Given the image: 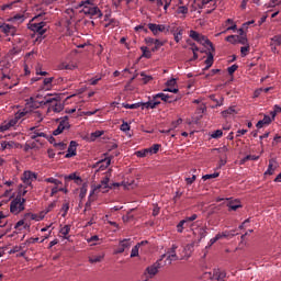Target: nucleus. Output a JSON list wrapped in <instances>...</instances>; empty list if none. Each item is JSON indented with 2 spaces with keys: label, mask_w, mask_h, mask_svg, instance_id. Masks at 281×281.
I'll use <instances>...</instances> for the list:
<instances>
[{
  "label": "nucleus",
  "mask_w": 281,
  "mask_h": 281,
  "mask_svg": "<svg viewBox=\"0 0 281 281\" xmlns=\"http://www.w3.org/2000/svg\"><path fill=\"white\" fill-rule=\"evenodd\" d=\"M91 1L93 0H86L85 2H81L80 7L82 8V12L93 19H102V11L100 8L91 3Z\"/></svg>",
  "instance_id": "f257e3e1"
},
{
  "label": "nucleus",
  "mask_w": 281,
  "mask_h": 281,
  "mask_svg": "<svg viewBox=\"0 0 281 281\" xmlns=\"http://www.w3.org/2000/svg\"><path fill=\"white\" fill-rule=\"evenodd\" d=\"M59 99L60 97H54L52 94H46L45 97L37 94L36 97H31L30 102H32L34 106H38L37 104H40L41 106H45V104H49V106H52V104H54Z\"/></svg>",
  "instance_id": "f03ea898"
},
{
  "label": "nucleus",
  "mask_w": 281,
  "mask_h": 281,
  "mask_svg": "<svg viewBox=\"0 0 281 281\" xmlns=\"http://www.w3.org/2000/svg\"><path fill=\"white\" fill-rule=\"evenodd\" d=\"M190 38H192L193 41H196V43H200V45H203L204 47H206V45L209 46V52H215L216 49L214 48V44H212V42L210 41V38H207V36L200 34L196 31H190L189 34Z\"/></svg>",
  "instance_id": "7ed1b4c3"
},
{
  "label": "nucleus",
  "mask_w": 281,
  "mask_h": 281,
  "mask_svg": "<svg viewBox=\"0 0 281 281\" xmlns=\"http://www.w3.org/2000/svg\"><path fill=\"white\" fill-rule=\"evenodd\" d=\"M25 210V198H21V195H16L10 203V212L11 214H21Z\"/></svg>",
  "instance_id": "20e7f679"
},
{
  "label": "nucleus",
  "mask_w": 281,
  "mask_h": 281,
  "mask_svg": "<svg viewBox=\"0 0 281 281\" xmlns=\"http://www.w3.org/2000/svg\"><path fill=\"white\" fill-rule=\"evenodd\" d=\"M109 181H111V178H109V176H105L104 178H102L101 182L99 184H93L90 191V196H93V194L98 191V190H113V187L111 184H109Z\"/></svg>",
  "instance_id": "39448f33"
},
{
  "label": "nucleus",
  "mask_w": 281,
  "mask_h": 281,
  "mask_svg": "<svg viewBox=\"0 0 281 281\" xmlns=\"http://www.w3.org/2000/svg\"><path fill=\"white\" fill-rule=\"evenodd\" d=\"M29 29L32 32H35V34H40V36H43V34H45V32L49 30V26L45 21H41V22L31 23Z\"/></svg>",
  "instance_id": "423d86ee"
},
{
  "label": "nucleus",
  "mask_w": 281,
  "mask_h": 281,
  "mask_svg": "<svg viewBox=\"0 0 281 281\" xmlns=\"http://www.w3.org/2000/svg\"><path fill=\"white\" fill-rule=\"evenodd\" d=\"M164 258H167V255H161V258L159 260L146 268V273H148L149 278H155V274L159 273V270L162 267L161 260H164Z\"/></svg>",
  "instance_id": "0eeeda50"
},
{
  "label": "nucleus",
  "mask_w": 281,
  "mask_h": 281,
  "mask_svg": "<svg viewBox=\"0 0 281 281\" xmlns=\"http://www.w3.org/2000/svg\"><path fill=\"white\" fill-rule=\"evenodd\" d=\"M8 69H10V63L8 61H0V80H12V75L8 72Z\"/></svg>",
  "instance_id": "6e6552de"
},
{
  "label": "nucleus",
  "mask_w": 281,
  "mask_h": 281,
  "mask_svg": "<svg viewBox=\"0 0 281 281\" xmlns=\"http://www.w3.org/2000/svg\"><path fill=\"white\" fill-rule=\"evenodd\" d=\"M148 30L154 34V36H158L160 32H168V27L165 24H156V23H148Z\"/></svg>",
  "instance_id": "1a4fd4ad"
},
{
  "label": "nucleus",
  "mask_w": 281,
  "mask_h": 281,
  "mask_svg": "<svg viewBox=\"0 0 281 281\" xmlns=\"http://www.w3.org/2000/svg\"><path fill=\"white\" fill-rule=\"evenodd\" d=\"M0 32L5 36H14L16 29L12 24L0 23Z\"/></svg>",
  "instance_id": "9d476101"
},
{
  "label": "nucleus",
  "mask_w": 281,
  "mask_h": 281,
  "mask_svg": "<svg viewBox=\"0 0 281 281\" xmlns=\"http://www.w3.org/2000/svg\"><path fill=\"white\" fill-rule=\"evenodd\" d=\"M111 166V158H104L99 161H97L93 165V168H97V172H100L102 170H106Z\"/></svg>",
  "instance_id": "9b49d317"
},
{
  "label": "nucleus",
  "mask_w": 281,
  "mask_h": 281,
  "mask_svg": "<svg viewBox=\"0 0 281 281\" xmlns=\"http://www.w3.org/2000/svg\"><path fill=\"white\" fill-rule=\"evenodd\" d=\"M177 249H179V246H177V244H172L171 248L167 251V260L169 265H171L173 260H179Z\"/></svg>",
  "instance_id": "f8f14e48"
},
{
  "label": "nucleus",
  "mask_w": 281,
  "mask_h": 281,
  "mask_svg": "<svg viewBox=\"0 0 281 281\" xmlns=\"http://www.w3.org/2000/svg\"><path fill=\"white\" fill-rule=\"evenodd\" d=\"M36 173L32 171H24L22 176V181L26 186H32V181H36Z\"/></svg>",
  "instance_id": "ddd939ff"
},
{
  "label": "nucleus",
  "mask_w": 281,
  "mask_h": 281,
  "mask_svg": "<svg viewBox=\"0 0 281 281\" xmlns=\"http://www.w3.org/2000/svg\"><path fill=\"white\" fill-rule=\"evenodd\" d=\"M210 280H216V281H225V278H227V272L224 270H214L213 276L212 273H209Z\"/></svg>",
  "instance_id": "4468645a"
},
{
  "label": "nucleus",
  "mask_w": 281,
  "mask_h": 281,
  "mask_svg": "<svg viewBox=\"0 0 281 281\" xmlns=\"http://www.w3.org/2000/svg\"><path fill=\"white\" fill-rule=\"evenodd\" d=\"M77 148H78V143L76 140H71L67 149V154L65 155L66 159H70V157H76Z\"/></svg>",
  "instance_id": "2eb2a0df"
},
{
  "label": "nucleus",
  "mask_w": 281,
  "mask_h": 281,
  "mask_svg": "<svg viewBox=\"0 0 281 281\" xmlns=\"http://www.w3.org/2000/svg\"><path fill=\"white\" fill-rule=\"evenodd\" d=\"M57 128L61 131V133H64V131H69V128H71V124H69V116L61 117Z\"/></svg>",
  "instance_id": "dca6fc26"
},
{
  "label": "nucleus",
  "mask_w": 281,
  "mask_h": 281,
  "mask_svg": "<svg viewBox=\"0 0 281 281\" xmlns=\"http://www.w3.org/2000/svg\"><path fill=\"white\" fill-rule=\"evenodd\" d=\"M272 121V116L265 114L263 119L258 121V123L256 124V128H263L265 126H269V124H271Z\"/></svg>",
  "instance_id": "f3484780"
},
{
  "label": "nucleus",
  "mask_w": 281,
  "mask_h": 281,
  "mask_svg": "<svg viewBox=\"0 0 281 281\" xmlns=\"http://www.w3.org/2000/svg\"><path fill=\"white\" fill-rule=\"evenodd\" d=\"M188 12H190L188 5H178L176 9V14L179 16V19H186Z\"/></svg>",
  "instance_id": "a211bd4d"
},
{
  "label": "nucleus",
  "mask_w": 281,
  "mask_h": 281,
  "mask_svg": "<svg viewBox=\"0 0 281 281\" xmlns=\"http://www.w3.org/2000/svg\"><path fill=\"white\" fill-rule=\"evenodd\" d=\"M159 104H161V102L156 101L155 97H153L151 101H147L145 103H140L142 109H156L157 106H159Z\"/></svg>",
  "instance_id": "6ab92c4d"
},
{
  "label": "nucleus",
  "mask_w": 281,
  "mask_h": 281,
  "mask_svg": "<svg viewBox=\"0 0 281 281\" xmlns=\"http://www.w3.org/2000/svg\"><path fill=\"white\" fill-rule=\"evenodd\" d=\"M63 109H65V105L60 102V99L48 106V111H54V113H60Z\"/></svg>",
  "instance_id": "aec40b11"
},
{
  "label": "nucleus",
  "mask_w": 281,
  "mask_h": 281,
  "mask_svg": "<svg viewBox=\"0 0 281 281\" xmlns=\"http://www.w3.org/2000/svg\"><path fill=\"white\" fill-rule=\"evenodd\" d=\"M29 136L31 139H34L35 142H40L38 137H47V134L45 132H41V130H35L34 132H30Z\"/></svg>",
  "instance_id": "412c9836"
},
{
  "label": "nucleus",
  "mask_w": 281,
  "mask_h": 281,
  "mask_svg": "<svg viewBox=\"0 0 281 281\" xmlns=\"http://www.w3.org/2000/svg\"><path fill=\"white\" fill-rule=\"evenodd\" d=\"M64 179L65 181H75L77 186H80L82 183V178H80V176H77L76 173L65 176Z\"/></svg>",
  "instance_id": "4be33fe9"
},
{
  "label": "nucleus",
  "mask_w": 281,
  "mask_h": 281,
  "mask_svg": "<svg viewBox=\"0 0 281 281\" xmlns=\"http://www.w3.org/2000/svg\"><path fill=\"white\" fill-rule=\"evenodd\" d=\"M199 1V8H215L216 7V0H198Z\"/></svg>",
  "instance_id": "5701e85b"
},
{
  "label": "nucleus",
  "mask_w": 281,
  "mask_h": 281,
  "mask_svg": "<svg viewBox=\"0 0 281 281\" xmlns=\"http://www.w3.org/2000/svg\"><path fill=\"white\" fill-rule=\"evenodd\" d=\"M278 162L276 161V159L271 158L269 160L268 169L265 175H273V172H276V168H278V166H276Z\"/></svg>",
  "instance_id": "b1692460"
},
{
  "label": "nucleus",
  "mask_w": 281,
  "mask_h": 281,
  "mask_svg": "<svg viewBox=\"0 0 281 281\" xmlns=\"http://www.w3.org/2000/svg\"><path fill=\"white\" fill-rule=\"evenodd\" d=\"M205 70L210 69V67H212L214 65V54H212V52L207 53V57L205 59Z\"/></svg>",
  "instance_id": "393cba45"
},
{
  "label": "nucleus",
  "mask_w": 281,
  "mask_h": 281,
  "mask_svg": "<svg viewBox=\"0 0 281 281\" xmlns=\"http://www.w3.org/2000/svg\"><path fill=\"white\" fill-rule=\"evenodd\" d=\"M156 98H160V100H162V102H168L169 104H171V102H175V100H170V95L160 92L154 95V100H156Z\"/></svg>",
  "instance_id": "a878e982"
},
{
  "label": "nucleus",
  "mask_w": 281,
  "mask_h": 281,
  "mask_svg": "<svg viewBox=\"0 0 281 281\" xmlns=\"http://www.w3.org/2000/svg\"><path fill=\"white\" fill-rule=\"evenodd\" d=\"M1 150H11V148H14V142L10 140H2L0 143Z\"/></svg>",
  "instance_id": "bb28decb"
},
{
  "label": "nucleus",
  "mask_w": 281,
  "mask_h": 281,
  "mask_svg": "<svg viewBox=\"0 0 281 281\" xmlns=\"http://www.w3.org/2000/svg\"><path fill=\"white\" fill-rule=\"evenodd\" d=\"M223 117H231V115H236V106H231L227 110L222 111Z\"/></svg>",
  "instance_id": "cd10ccee"
},
{
  "label": "nucleus",
  "mask_w": 281,
  "mask_h": 281,
  "mask_svg": "<svg viewBox=\"0 0 281 281\" xmlns=\"http://www.w3.org/2000/svg\"><path fill=\"white\" fill-rule=\"evenodd\" d=\"M140 50L143 52L142 58H153V53L146 46H142Z\"/></svg>",
  "instance_id": "c85d7f7f"
},
{
  "label": "nucleus",
  "mask_w": 281,
  "mask_h": 281,
  "mask_svg": "<svg viewBox=\"0 0 281 281\" xmlns=\"http://www.w3.org/2000/svg\"><path fill=\"white\" fill-rule=\"evenodd\" d=\"M69 232H71V226L65 225L60 228L59 234H61L64 238L68 239L69 237H67V235L69 234Z\"/></svg>",
  "instance_id": "c756f323"
},
{
  "label": "nucleus",
  "mask_w": 281,
  "mask_h": 281,
  "mask_svg": "<svg viewBox=\"0 0 281 281\" xmlns=\"http://www.w3.org/2000/svg\"><path fill=\"white\" fill-rule=\"evenodd\" d=\"M159 148H161V145L154 144L151 147L147 148L149 155H157L159 153Z\"/></svg>",
  "instance_id": "7c9ffc66"
},
{
  "label": "nucleus",
  "mask_w": 281,
  "mask_h": 281,
  "mask_svg": "<svg viewBox=\"0 0 281 281\" xmlns=\"http://www.w3.org/2000/svg\"><path fill=\"white\" fill-rule=\"evenodd\" d=\"M225 41L231 43V45H236L238 44V35H228L226 36Z\"/></svg>",
  "instance_id": "2f4dec72"
},
{
  "label": "nucleus",
  "mask_w": 281,
  "mask_h": 281,
  "mask_svg": "<svg viewBox=\"0 0 281 281\" xmlns=\"http://www.w3.org/2000/svg\"><path fill=\"white\" fill-rule=\"evenodd\" d=\"M27 218H30L31 221H41L42 218L34 213H26L24 214V221H27Z\"/></svg>",
  "instance_id": "473e14b6"
},
{
  "label": "nucleus",
  "mask_w": 281,
  "mask_h": 281,
  "mask_svg": "<svg viewBox=\"0 0 281 281\" xmlns=\"http://www.w3.org/2000/svg\"><path fill=\"white\" fill-rule=\"evenodd\" d=\"M184 227H188V224L186 223L184 220L180 221L177 225V232L178 234H183Z\"/></svg>",
  "instance_id": "72a5a7b5"
},
{
  "label": "nucleus",
  "mask_w": 281,
  "mask_h": 281,
  "mask_svg": "<svg viewBox=\"0 0 281 281\" xmlns=\"http://www.w3.org/2000/svg\"><path fill=\"white\" fill-rule=\"evenodd\" d=\"M60 69H66V70H69V71H72V69H76V64H74V63H70V64L63 63L60 65Z\"/></svg>",
  "instance_id": "f704fd0d"
},
{
  "label": "nucleus",
  "mask_w": 281,
  "mask_h": 281,
  "mask_svg": "<svg viewBox=\"0 0 281 281\" xmlns=\"http://www.w3.org/2000/svg\"><path fill=\"white\" fill-rule=\"evenodd\" d=\"M139 106H142V103H132V104L122 103V108H123V109H132V110H135V109H139Z\"/></svg>",
  "instance_id": "c9c22d12"
},
{
  "label": "nucleus",
  "mask_w": 281,
  "mask_h": 281,
  "mask_svg": "<svg viewBox=\"0 0 281 281\" xmlns=\"http://www.w3.org/2000/svg\"><path fill=\"white\" fill-rule=\"evenodd\" d=\"M104 258L103 255H98V256H94V257H90L89 258V262L91 265H95V262H102V259Z\"/></svg>",
  "instance_id": "e433bc0d"
},
{
  "label": "nucleus",
  "mask_w": 281,
  "mask_h": 281,
  "mask_svg": "<svg viewBox=\"0 0 281 281\" xmlns=\"http://www.w3.org/2000/svg\"><path fill=\"white\" fill-rule=\"evenodd\" d=\"M11 125L9 121H4L1 125H0V133H5V131H10Z\"/></svg>",
  "instance_id": "4c0bfd02"
},
{
  "label": "nucleus",
  "mask_w": 281,
  "mask_h": 281,
  "mask_svg": "<svg viewBox=\"0 0 281 281\" xmlns=\"http://www.w3.org/2000/svg\"><path fill=\"white\" fill-rule=\"evenodd\" d=\"M46 183H54V186H63V181L56 179V178H46L44 180Z\"/></svg>",
  "instance_id": "58836bf2"
},
{
  "label": "nucleus",
  "mask_w": 281,
  "mask_h": 281,
  "mask_svg": "<svg viewBox=\"0 0 281 281\" xmlns=\"http://www.w3.org/2000/svg\"><path fill=\"white\" fill-rule=\"evenodd\" d=\"M196 218H199V215L196 214L186 217L184 221H186L187 227H190L192 225V222L196 221Z\"/></svg>",
  "instance_id": "ea45409f"
},
{
  "label": "nucleus",
  "mask_w": 281,
  "mask_h": 281,
  "mask_svg": "<svg viewBox=\"0 0 281 281\" xmlns=\"http://www.w3.org/2000/svg\"><path fill=\"white\" fill-rule=\"evenodd\" d=\"M120 245L126 249H131L133 241L131 239H123L120 241Z\"/></svg>",
  "instance_id": "a19ab883"
},
{
  "label": "nucleus",
  "mask_w": 281,
  "mask_h": 281,
  "mask_svg": "<svg viewBox=\"0 0 281 281\" xmlns=\"http://www.w3.org/2000/svg\"><path fill=\"white\" fill-rule=\"evenodd\" d=\"M223 137V130H216L211 134L212 139H221Z\"/></svg>",
  "instance_id": "79ce46f5"
},
{
  "label": "nucleus",
  "mask_w": 281,
  "mask_h": 281,
  "mask_svg": "<svg viewBox=\"0 0 281 281\" xmlns=\"http://www.w3.org/2000/svg\"><path fill=\"white\" fill-rule=\"evenodd\" d=\"M139 247L140 244H137L132 248L131 258H137V256H139Z\"/></svg>",
  "instance_id": "37998d69"
},
{
  "label": "nucleus",
  "mask_w": 281,
  "mask_h": 281,
  "mask_svg": "<svg viewBox=\"0 0 281 281\" xmlns=\"http://www.w3.org/2000/svg\"><path fill=\"white\" fill-rule=\"evenodd\" d=\"M19 227H23V229H27V228H30V224H25V220H20V221L15 224L14 228H15V229H19Z\"/></svg>",
  "instance_id": "c03bdc74"
},
{
  "label": "nucleus",
  "mask_w": 281,
  "mask_h": 281,
  "mask_svg": "<svg viewBox=\"0 0 281 281\" xmlns=\"http://www.w3.org/2000/svg\"><path fill=\"white\" fill-rule=\"evenodd\" d=\"M258 159H260V156H256V155H247L246 157L243 158V164H245V161H258Z\"/></svg>",
  "instance_id": "a18cd8bd"
},
{
  "label": "nucleus",
  "mask_w": 281,
  "mask_h": 281,
  "mask_svg": "<svg viewBox=\"0 0 281 281\" xmlns=\"http://www.w3.org/2000/svg\"><path fill=\"white\" fill-rule=\"evenodd\" d=\"M278 113H281V106L276 104L273 106V111L270 112L272 120H276V115H278Z\"/></svg>",
  "instance_id": "49530a36"
},
{
  "label": "nucleus",
  "mask_w": 281,
  "mask_h": 281,
  "mask_svg": "<svg viewBox=\"0 0 281 281\" xmlns=\"http://www.w3.org/2000/svg\"><path fill=\"white\" fill-rule=\"evenodd\" d=\"M27 113H30V111H27V109H23V110H19L14 115L21 120L23 117H25V115H27Z\"/></svg>",
  "instance_id": "de8ad7c7"
},
{
  "label": "nucleus",
  "mask_w": 281,
  "mask_h": 281,
  "mask_svg": "<svg viewBox=\"0 0 281 281\" xmlns=\"http://www.w3.org/2000/svg\"><path fill=\"white\" fill-rule=\"evenodd\" d=\"M173 38L176 43H180L181 38H183V30H179L178 32L173 33Z\"/></svg>",
  "instance_id": "09e8293b"
},
{
  "label": "nucleus",
  "mask_w": 281,
  "mask_h": 281,
  "mask_svg": "<svg viewBox=\"0 0 281 281\" xmlns=\"http://www.w3.org/2000/svg\"><path fill=\"white\" fill-rule=\"evenodd\" d=\"M87 188L88 184L83 183L80 188V193H79V199H85V196H87Z\"/></svg>",
  "instance_id": "8fccbe9b"
},
{
  "label": "nucleus",
  "mask_w": 281,
  "mask_h": 281,
  "mask_svg": "<svg viewBox=\"0 0 281 281\" xmlns=\"http://www.w3.org/2000/svg\"><path fill=\"white\" fill-rule=\"evenodd\" d=\"M135 32H144V34H148V27L146 24H140L134 27Z\"/></svg>",
  "instance_id": "3c124183"
},
{
  "label": "nucleus",
  "mask_w": 281,
  "mask_h": 281,
  "mask_svg": "<svg viewBox=\"0 0 281 281\" xmlns=\"http://www.w3.org/2000/svg\"><path fill=\"white\" fill-rule=\"evenodd\" d=\"M135 155H136V157H148V155H150V154L148 151V148H145V149L135 151Z\"/></svg>",
  "instance_id": "603ef678"
},
{
  "label": "nucleus",
  "mask_w": 281,
  "mask_h": 281,
  "mask_svg": "<svg viewBox=\"0 0 281 281\" xmlns=\"http://www.w3.org/2000/svg\"><path fill=\"white\" fill-rule=\"evenodd\" d=\"M237 43H239V45H245V46L249 45V41L247 40V35H244V36L238 35Z\"/></svg>",
  "instance_id": "864d4df0"
},
{
  "label": "nucleus",
  "mask_w": 281,
  "mask_h": 281,
  "mask_svg": "<svg viewBox=\"0 0 281 281\" xmlns=\"http://www.w3.org/2000/svg\"><path fill=\"white\" fill-rule=\"evenodd\" d=\"M228 209L232 210L233 212H236L238 207H241V205L238 202H229L227 204Z\"/></svg>",
  "instance_id": "5fc2aeb1"
},
{
  "label": "nucleus",
  "mask_w": 281,
  "mask_h": 281,
  "mask_svg": "<svg viewBox=\"0 0 281 281\" xmlns=\"http://www.w3.org/2000/svg\"><path fill=\"white\" fill-rule=\"evenodd\" d=\"M221 173L218 172H214V173H209V175H204L202 177L203 181H207V179H216V177H220Z\"/></svg>",
  "instance_id": "6e6d98bb"
},
{
  "label": "nucleus",
  "mask_w": 281,
  "mask_h": 281,
  "mask_svg": "<svg viewBox=\"0 0 281 281\" xmlns=\"http://www.w3.org/2000/svg\"><path fill=\"white\" fill-rule=\"evenodd\" d=\"M140 76H142V81L144 82V85H148V82H150V80H153V76H148L144 72H142Z\"/></svg>",
  "instance_id": "4d7b16f0"
},
{
  "label": "nucleus",
  "mask_w": 281,
  "mask_h": 281,
  "mask_svg": "<svg viewBox=\"0 0 281 281\" xmlns=\"http://www.w3.org/2000/svg\"><path fill=\"white\" fill-rule=\"evenodd\" d=\"M155 46L151 48V52H158L159 50V47H164V42L159 41V40H156Z\"/></svg>",
  "instance_id": "13d9d810"
},
{
  "label": "nucleus",
  "mask_w": 281,
  "mask_h": 281,
  "mask_svg": "<svg viewBox=\"0 0 281 281\" xmlns=\"http://www.w3.org/2000/svg\"><path fill=\"white\" fill-rule=\"evenodd\" d=\"M271 41L274 45L280 46L281 45V34L274 35L273 37H271Z\"/></svg>",
  "instance_id": "bf43d9fd"
},
{
  "label": "nucleus",
  "mask_w": 281,
  "mask_h": 281,
  "mask_svg": "<svg viewBox=\"0 0 281 281\" xmlns=\"http://www.w3.org/2000/svg\"><path fill=\"white\" fill-rule=\"evenodd\" d=\"M61 212H64L61 214L63 218H65V216H67V212H69V203H64L61 206Z\"/></svg>",
  "instance_id": "052dcab7"
},
{
  "label": "nucleus",
  "mask_w": 281,
  "mask_h": 281,
  "mask_svg": "<svg viewBox=\"0 0 281 281\" xmlns=\"http://www.w3.org/2000/svg\"><path fill=\"white\" fill-rule=\"evenodd\" d=\"M240 54H241L243 58H245V56H247V54H249V44H247L246 46L240 48Z\"/></svg>",
  "instance_id": "680f3d73"
},
{
  "label": "nucleus",
  "mask_w": 281,
  "mask_h": 281,
  "mask_svg": "<svg viewBox=\"0 0 281 281\" xmlns=\"http://www.w3.org/2000/svg\"><path fill=\"white\" fill-rule=\"evenodd\" d=\"M100 80H102V77L95 76L94 78H91V79H90V85H91L92 87H95V85H98V82H100Z\"/></svg>",
  "instance_id": "e2e57ef3"
},
{
  "label": "nucleus",
  "mask_w": 281,
  "mask_h": 281,
  "mask_svg": "<svg viewBox=\"0 0 281 281\" xmlns=\"http://www.w3.org/2000/svg\"><path fill=\"white\" fill-rule=\"evenodd\" d=\"M238 69V65L234 64L227 68L229 76H234V72Z\"/></svg>",
  "instance_id": "0e129e2a"
},
{
  "label": "nucleus",
  "mask_w": 281,
  "mask_h": 281,
  "mask_svg": "<svg viewBox=\"0 0 281 281\" xmlns=\"http://www.w3.org/2000/svg\"><path fill=\"white\" fill-rule=\"evenodd\" d=\"M13 21H18L19 23H23V21H25V15H23V14H15L13 16Z\"/></svg>",
  "instance_id": "69168bd1"
},
{
  "label": "nucleus",
  "mask_w": 281,
  "mask_h": 281,
  "mask_svg": "<svg viewBox=\"0 0 281 281\" xmlns=\"http://www.w3.org/2000/svg\"><path fill=\"white\" fill-rule=\"evenodd\" d=\"M8 122L9 125H11V128H14V126L19 124V119L14 115V117L10 119Z\"/></svg>",
  "instance_id": "338daca9"
},
{
  "label": "nucleus",
  "mask_w": 281,
  "mask_h": 281,
  "mask_svg": "<svg viewBox=\"0 0 281 281\" xmlns=\"http://www.w3.org/2000/svg\"><path fill=\"white\" fill-rule=\"evenodd\" d=\"M34 119L37 120V122H41L43 120V114L40 111H35Z\"/></svg>",
  "instance_id": "774afa93"
}]
</instances>
